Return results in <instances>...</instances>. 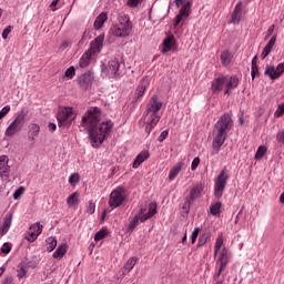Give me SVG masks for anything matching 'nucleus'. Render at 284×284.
Instances as JSON below:
<instances>
[{"label":"nucleus","mask_w":284,"mask_h":284,"mask_svg":"<svg viewBox=\"0 0 284 284\" xmlns=\"http://www.w3.org/2000/svg\"><path fill=\"white\" fill-rule=\"evenodd\" d=\"M101 121V109L93 108L88 110L81 120V125L89 132V136L93 143L101 145L105 141V136L112 131V121L102 122ZM99 125V126H97Z\"/></svg>","instance_id":"obj_1"},{"label":"nucleus","mask_w":284,"mask_h":284,"mask_svg":"<svg viewBox=\"0 0 284 284\" xmlns=\"http://www.w3.org/2000/svg\"><path fill=\"white\" fill-rule=\"evenodd\" d=\"M233 129L234 120H232V115H230V113H224L223 115H221L213 129L212 148L215 154H219V152H221V148H223V144L225 143V141H227V134H230Z\"/></svg>","instance_id":"obj_2"},{"label":"nucleus","mask_w":284,"mask_h":284,"mask_svg":"<svg viewBox=\"0 0 284 284\" xmlns=\"http://www.w3.org/2000/svg\"><path fill=\"white\" fill-rule=\"evenodd\" d=\"M163 108V102L159 100V95L154 94L150 99L146 111L144 112V121H145V132L150 134L159 122L161 121V115H159V111Z\"/></svg>","instance_id":"obj_3"},{"label":"nucleus","mask_w":284,"mask_h":284,"mask_svg":"<svg viewBox=\"0 0 284 284\" xmlns=\"http://www.w3.org/2000/svg\"><path fill=\"white\" fill-rule=\"evenodd\" d=\"M240 80L236 75H221L212 81L211 90L214 94L216 92H221L223 88L224 94H232V90H236L239 88Z\"/></svg>","instance_id":"obj_4"},{"label":"nucleus","mask_w":284,"mask_h":284,"mask_svg":"<svg viewBox=\"0 0 284 284\" xmlns=\"http://www.w3.org/2000/svg\"><path fill=\"white\" fill-rule=\"evenodd\" d=\"M105 39L104 34L98 36L92 42L91 47L88 51H85L79 62L80 68H88L90 65V61H92V57L94 54H99L103 49V41Z\"/></svg>","instance_id":"obj_5"},{"label":"nucleus","mask_w":284,"mask_h":284,"mask_svg":"<svg viewBox=\"0 0 284 284\" xmlns=\"http://www.w3.org/2000/svg\"><path fill=\"white\" fill-rule=\"evenodd\" d=\"M114 37H130V32H132V22H130V17L123 14L119 16V23L111 28Z\"/></svg>","instance_id":"obj_6"},{"label":"nucleus","mask_w":284,"mask_h":284,"mask_svg":"<svg viewBox=\"0 0 284 284\" xmlns=\"http://www.w3.org/2000/svg\"><path fill=\"white\" fill-rule=\"evenodd\" d=\"M28 116V111L26 109H22L16 119L12 121V123L9 124L4 134L6 136H14L17 132H21L23 130V125H26V118Z\"/></svg>","instance_id":"obj_7"},{"label":"nucleus","mask_w":284,"mask_h":284,"mask_svg":"<svg viewBox=\"0 0 284 284\" xmlns=\"http://www.w3.org/2000/svg\"><path fill=\"white\" fill-rule=\"evenodd\" d=\"M102 72L109 79H119L123 75L121 62L116 58H112L106 64H103Z\"/></svg>","instance_id":"obj_8"},{"label":"nucleus","mask_w":284,"mask_h":284,"mask_svg":"<svg viewBox=\"0 0 284 284\" xmlns=\"http://www.w3.org/2000/svg\"><path fill=\"white\" fill-rule=\"evenodd\" d=\"M227 179H230V175H227V172L225 169H223L217 178L214 180V196L215 199H221L223 196V193L225 192V186L227 185Z\"/></svg>","instance_id":"obj_9"},{"label":"nucleus","mask_w":284,"mask_h":284,"mask_svg":"<svg viewBox=\"0 0 284 284\" xmlns=\"http://www.w3.org/2000/svg\"><path fill=\"white\" fill-rule=\"evenodd\" d=\"M74 119L75 115L72 108H64L58 113V125L59 128H70Z\"/></svg>","instance_id":"obj_10"},{"label":"nucleus","mask_w":284,"mask_h":284,"mask_svg":"<svg viewBox=\"0 0 284 284\" xmlns=\"http://www.w3.org/2000/svg\"><path fill=\"white\" fill-rule=\"evenodd\" d=\"M217 263L220 265L219 271L213 275L214 281L223 274L225 267H227V263H230V250L227 247H223L220 252H217Z\"/></svg>","instance_id":"obj_11"},{"label":"nucleus","mask_w":284,"mask_h":284,"mask_svg":"<svg viewBox=\"0 0 284 284\" xmlns=\"http://www.w3.org/2000/svg\"><path fill=\"white\" fill-rule=\"evenodd\" d=\"M124 201H125V189L119 186L118 189L111 192L109 197V206L113 209L121 207Z\"/></svg>","instance_id":"obj_12"},{"label":"nucleus","mask_w":284,"mask_h":284,"mask_svg":"<svg viewBox=\"0 0 284 284\" xmlns=\"http://www.w3.org/2000/svg\"><path fill=\"white\" fill-rule=\"evenodd\" d=\"M284 72V62H281L275 68L274 65H266V69L264 71V75L268 77L271 81H276V79H281L283 77Z\"/></svg>","instance_id":"obj_13"},{"label":"nucleus","mask_w":284,"mask_h":284,"mask_svg":"<svg viewBox=\"0 0 284 284\" xmlns=\"http://www.w3.org/2000/svg\"><path fill=\"white\" fill-rule=\"evenodd\" d=\"M92 81H94V75H92V72L90 71L77 78V82L81 90H88L89 88H92Z\"/></svg>","instance_id":"obj_14"},{"label":"nucleus","mask_w":284,"mask_h":284,"mask_svg":"<svg viewBox=\"0 0 284 284\" xmlns=\"http://www.w3.org/2000/svg\"><path fill=\"white\" fill-rule=\"evenodd\" d=\"M145 212H146V209L141 207L139 213L136 214L138 219H140L141 223H145V221H148V219H152V216L154 214H156V204L150 203L149 211H148V213H145Z\"/></svg>","instance_id":"obj_15"},{"label":"nucleus","mask_w":284,"mask_h":284,"mask_svg":"<svg viewBox=\"0 0 284 284\" xmlns=\"http://www.w3.org/2000/svg\"><path fill=\"white\" fill-rule=\"evenodd\" d=\"M190 8H192V2L187 1L180 9L179 14L174 18V22H173L174 28H178L179 23H181L183 19H187V17H190Z\"/></svg>","instance_id":"obj_16"},{"label":"nucleus","mask_w":284,"mask_h":284,"mask_svg":"<svg viewBox=\"0 0 284 284\" xmlns=\"http://www.w3.org/2000/svg\"><path fill=\"white\" fill-rule=\"evenodd\" d=\"M241 19H243V2L239 1L235 4V8L231 14V21L230 23H233L234 26L241 23Z\"/></svg>","instance_id":"obj_17"},{"label":"nucleus","mask_w":284,"mask_h":284,"mask_svg":"<svg viewBox=\"0 0 284 284\" xmlns=\"http://www.w3.org/2000/svg\"><path fill=\"white\" fill-rule=\"evenodd\" d=\"M176 47V39L173 34H169L162 42V54H168Z\"/></svg>","instance_id":"obj_18"},{"label":"nucleus","mask_w":284,"mask_h":284,"mask_svg":"<svg viewBox=\"0 0 284 284\" xmlns=\"http://www.w3.org/2000/svg\"><path fill=\"white\" fill-rule=\"evenodd\" d=\"M201 192H203V184H196L193 186L189 197H186V205H192V203L201 196Z\"/></svg>","instance_id":"obj_19"},{"label":"nucleus","mask_w":284,"mask_h":284,"mask_svg":"<svg viewBox=\"0 0 284 284\" xmlns=\"http://www.w3.org/2000/svg\"><path fill=\"white\" fill-rule=\"evenodd\" d=\"M10 160L7 155L0 156V176H4L8 179L10 176V165H8V162Z\"/></svg>","instance_id":"obj_20"},{"label":"nucleus","mask_w":284,"mask_h":284,"mask_svg":"<svg viewBox=\"0 0 284 284\" xmlns=\"http://www.w3.org/2000/svg\"><path fill=\"white\" fill-rule=\"evenodd\" d=\"M148 88H150V78H143L135 91L136 99H142Z\"/></svg>","instance_id":"obj_21"},{"label":"nucleus","mask_w":284,"mask_h":284,"mask_svg":"<svg viewBox=\"0 0 284 284\" xmlns=\"http://www.w3.org/2000/svg\"><path fill=\"white\" fill-rule=\"evenodd\" d=\"M150 159V152L149 151H142L140 152L134 162H133V169L136 170L141 165V163H144V161H148Z\"/></svg>","instance_id":"obj_22"},{"label":"nucleus","mask_w":284,"mask_h":284,"mask_svg":"<svg viewBox=\"0 0 284 284\" xmlns=\"http://www.w3.org/2000/svg\"><path fill=\"white\" fill-rule=\"evenodd\" d=\"M274 45H276V36H273L271 38V40L267 42V44L264 47L262 54H261L263 61H264V59H267V57L270 55V52H272V49L274 48Z\"/></svg>","instance_id":"obj_23"},{"label":"nucleus","mask_w":284,"mask_h":284,"mask_svg":"<svg viewBox=\"0 0 284 284\" xmlns=\"http://www.w3.org/2000/svg\"><path fill=\"white\" fill-rule=\"evenodd\" d=\"M183 165H185L183 162H178L169 173V181H174L176 176H179L181 170H183Z\"/></svg>","instance_id":"obj_24"},{"label":"nucleus","mask_w":284,"mask_h":284,"mask_svg":"<svg viewBox=\"0 0 284 284\" xmlns=\"http://www.w3.org/2000/svg\"><path fill=\"white\" fill-rule=\"evenodd\" d=\"M11 225H12V213H9V214L6 215L4 222H3V225H2V229H1L2 236L4 234H8V232L10 231Z\"/></svg>","instance_id":"obj_25"},{"label":"nucleus","mask_w":284,"mask_h":284,"mask_svg":"<svg viewBox=\"0 0 284 284\" xmlns=\"http://www.w3.org/2000/svg\"><path fill=\"white\" fill-rule=\"evenodd\" d=\"M105 21H108V13H105V12L100 13L93 24L95 30H101L103 28V23H105Z\"/></svg>","instance_id":"obj_26"},{"label":"nucleus","mask_w":284,"mask_h":284,"mask_svg":"<svg viewBox=\"0 0 284 284\" xmlns=\"http://www.w3.org/2000/svg\"><path fill=\"white\" fill-rule=\"evenodd\" d=\"M68 254V244L63 243L58 246L55 252L53 253V258H63V255Z\"/></svg>","instance_id":"obj_27"},{"label":"nucleus","mask_w":284,"mask_h":284,"mask_svg":"<svg viewBox=\"0 0 284 284\" xmlns=\"http://www.w3.org/2000/svg\"><path fill=\"white\" fill-rule=\"evenodd\" d=\"M139 258L136 257H131L128 260V262L124 265V271L123 274H130V272H132V270H134V266L136 265Z\"/></svg>","instance_id":"obj_28"},{"label":"nucleus","mask_w":284,"mask_h":284,"mask_svg":"<svg viewBox=\"0 0 284 284\" xmlns=\"http://www.w3.org/2000/svg\"><path fill=\"white\" fill-rule=\"evenodd\" d=\"M221 63L224 68H227V65L232 63V54L230 51L226 50L221 53Z\"/></svg>","instance_id":"obj_29"},{"label":"nucleus","mask_w":284,"mask_h":284,"mask_svg":"<svg viewBox=\"0 0 284 284\" xmlns=\"http://www.w3.org/2000/svg\"><path fill=\"white\" fill-rule=\"evenodd\" d=\"M222 206H223V203H221V202H215V203L211 204L210 214H212V216H221V207Z\"/></svg>","instance_id":"obj_30"},{"label":"nucleus","mask_w":284,"mask_h":284,"mask_svg":"<svg viewBox=\"0 0 284 284\" xmlns=\"http://www.w3.org/2000/svg\"><path fill=\"white\" fill-rule=\"evenodd\" d=\"M77 203H79V193L74 192L68 196L67 205L68 207H74Z\"/></svg>","instance_id":"obj_31"},{"label":"nucleus","mask_w":284,"mask_h":284,"mask_svg":"<svg viewBox=\"0 0 284 284\" xmlns=\"http://www.w3.org/2000/svg\"><path fill=\"white\" fill-rule=\"evenodd\" d=\"M257 61H258V57L255 55L252 60V67H251L252 79H256V77H258V65L256 64Z\"/></svg>","instance_id":"obj_32"},{"label":"nucleus","mask_w":284,"mask_h":284,"mask_svg":"<svg viewBox=\"0 0 284 284\" xmlns=\"http://www.w3.org/2000/svg\"><path fill=\"white\" fill-rule=\"evenodd\" d=\"M212 235L210 233H203L197 241V247H203L206 243H210Z\"/></svg>","instance_id":"obj_33"},{"label":"nucleus","mask_w":284,"mask_h":284,"mask_svg":"<svg viewBox=\"0 0 284 284\" xmlns=\"http://www.w3.org/2000/svg\"><path fill=\"white\" fill-rule=\"evenodd\" d=\"M221 247H223V235L217 236L214 245V258L219 256V252H221Z\"/></svg>","instance_id":"obj_34"},{"label":"nucleus","mask_w":284,"mask_h":284,"mask_svg":"<svg viewBox=\"0 0 284 284\" xmlns=\"http://www.w3.org/2000/svg\"><path fill=\"white\" fill-rule=\"evenodd\" d=\"M29 231L33 232V234L41 235V232H43V225H41V223L37 222L30 226Z\"/></svg>","instance_id":"obj_35"},{"label":"nucleus","mask_w":284,"mask_h":284,"mask_svg":"<svg viewBox=\"0 0 284 284\" xmlns=\"http://www.w3.org/2000/svg\"><path fill=\"white\" fill-rule=\"evenodd\" d=\"M266 152H267V146H263V145L258 146V149L255 153L256 161H261V159H263V156H265Z\"/></svg>","instance_id":"obj_36"},{"label":"nucleus","mask_w":284,"mask_h":284,"mask_svg":"<svg viewBox=\"0 0 284 284\" xmlns=\"http://www.w3.org/2000/svg\"><path fill=\"white\" fill-rule=\"evenodd\" d=\"M47 243H48V246H47L48 252H54V248L57 247V239L49 237L47 240Z\"/></svg>","instance_id":"obj_37"},{"label":"nucleus","mask_w":284,"mask_h":284,"mask_svg":"<svg viewBox=\"0 0 284 284\" xmlns=\"http://www.w3.org/2000/svg\"><path fill=\"white\" fill-rule=\"evenodd\" d=\"M108 236V229H102L94 235V241H103Z\"/></svg>","instance_id":"obj_38"},{"label":"nucleus","mask_w":284,"mask_h":284,"mask_svg":"<svg viewBox=\"0 0 284 284\" xmlns=\"http://www.w3.org/2000/svg\"><path fill=\"white\" fill-rule=\"evenodd\" d=\"M29 130H30V133H31L33 136H39V132H41V126H39V124H37V123H32V124L29 126Z\"/></svg>","instance_id":"obj_39"},{"label":"nucleus","mask_w":284,"mask_h":284,"mask_svg":"<svg viewBox=\"0 0 284 284\" xmlns=\"http://www.w3.org/2000/svg\"><path fill=\"white\" fill-rule=\"evenodd\" d=\"M39 236L40 235L38 233H33L32 231H29L28 234L24 236V239L29 243H34V241H37V239H39Z\"/></svg>","instance_id":"obj_40"},{"label":"nucleus","mask_w":284,"mask_h":284,"mask_svg":"<svg viewBox=\"0 0 284 284\" xmlns=\"http://www.w3.org/2000/svg\"><path fill=\"white\" fill-rule=\"evenodd\" d=\"M80 175L79 173H72L70 176H69V183L70 185H74L75 183H79L80 181Z\"/></svg>","instance_id":"obj_41"},{"label":"nucleus","mask_w":284,"mask_h":284,"mask_svg":"<svg viewBox=\"0 0 284 284\" xmlns=\"http://www.w3.org/2000/svg\"><path fill=\"white\" fill-rule=\"evenodd\" d=\"M139 221H140L139 215H135V216L131 220V222H130V224H129V230H130V232H132V231L139 225Z\"/></svg>","instance_id":"obj_42"},{"label":"nucleus","mask_w":284,"mask_h":284,"mask_svg":"<svg viewBox=\"0 0 284 284\" xmlns=\"http://www.w3.org/2000/svg\"><path fill=\"white\" fill-rule=\"evenodd\" d=\"M26 192V189L23 186L18 187L13 193L14 201H18V199H21L22 194Z\"/></svg>","instance_id":"obj_43"},{"label":"nucleus","mask_w":284,"mask_h":284,"mask_svg":"<svg viewBox=\"0 0 284 284\" xmlns=\"http://www.w3.org/2000/svg\"><path fill=\"white\" fill-rule=\"evenodd\" d=\"M199 232H201V227H195L191 234V243L194 245L196 243V239H199Z\"/></svg>","instance_id":"obj_44"},{"label":"nucleus","mask_w":284,"mask_h":284,"mask_svg":"<svg viewBox=\"0 0 284 284\" xmlns=\"http://www.w3.org/2000/svg\"><path fill=\"white\" fill-rule=\"evenodd\" d=\"M75 71H74V67H70L69 69L65 70L64 72V77H67V79H74L75 75Z\"/></svg>","instance_id":"obj_45"},{"label":"nucleus","mask_w":284,"mask_h":284,"mask_svg":"<svg viewBox=\"0 0 284 284\" xmlns=\"http://www.w3.org/2000/svg\"><path fill=\"white\" fill-rule=\"evenodd\" d=\"M9 113H10V105H6L4 108H2L0 111V121L1 119H4V116H8Z\"/></svg>","instance_id":"obj_46"},{"label":"nucleus","mask_w":284,"mask_h":284,"mask_svg":"<svg viewBox=\"0 0 284 284\" xmlns=\"http://www.w3.org/2000/svg\"><path fill=\"white\" fill-rule=\"evenodd\" d=\"M95 210H97V204H94V202L90 201L89 205L87 206V213L94 214Z\"/></svg>","instance_id":"obj_47"},{"label":"nucleus","mask_w":284,"mask_h":284,"mask_svg":"<svg viewBox=\"0 0 284 284\" xmlns=\"http://www.w3.org/2000/svg\"><path fill=\"white\" fill-rule=\"evenodd\" d=\"M12 250V246H10V243H4L1 247L2 254H10Z\"/></svg>","instance_id":"obj_48"},{"label":"nucleus","mask_w":284,"mask_h":284,"mask_svg":"<svg viewBox=\"0 0 284 284\" xmlns=\"http://www.w3.org/2000/svg\"><path fill=\"white\" fill-rule=\"evenodd\" d=\"M168 134H170V132L168 130L163 131L160 136L158 138V141L160 143H163V141H165L168 139Z\"/></svg>","instance_id":"obj_49"},{"label":"nucleus","mask_w":284,"mask_h":284,"mask_svg":"<svg viewBox=\"0 0 284 284\" xmlns=\"http://www.w3.org/2000/svg\"><path fill=\"white\" fill-rule=\"evenodd\" d=\"M12 32V26H8L3 31H2V39H8V36Z\"/></svg>","instance_id":"obj_50"},{"label":"nucleus","mask_w":284,"mask_h":284,"mask_svg":"<svg viewBox=\"0 0 284 284\" xmlns=\"http://www.w3.org/2000/svg\"><path fill=\"white\" fill-rule=\"evenodd\" d=\"M143 0H128L129 8H136L139 3H142Z\"/></svg>","instance_id":"obj_51"},{"label":"nucleus","mask_w":284,"mask_h":284,"mask_svg":"<svg viewBox=\"0 0 284 284\" xmlns=\"http://www.w3.org/2000/svg\"><path fill=\"white\" fill-rule=\"evenodd\" d=\"M276 141H278V143H283L284 145V130L277 132Z\"/></svg>","instance_id":"obj_52"},{"label":"nucleus","mask_w":284,"mask_h":284,"mask_svg":"<svg viewBox=\"0 0 284 284\" xmlns=\"http://www.w3.org/2000/svg\"><path fill=\"white\" fill-rule=\"evenodd\" d=\"M284 114V103L283 104H280L277 110L275 111V116H283Z\"/></svg>","instance_id":"obj_53"},{"label":"nucleus","mask_w":284,"mask_h":284,"mask_svg":"<svg viewBox=\"0 0 284 284\" xmlns=\"http://www.w3.org/2000/svg\"><path fill=\"white\" fill-rule=\"evenodd\" d=\"M201 163V159L200 158H194V160L192 161L191 164V170H196V168H199V164Z\"/></svg>","instance_id":"obj_54"},{"label":"nucleus","mask_w":284,"mask_h":284,"mask_svg":"<svg viewBox=\"0 0 284 284\" xmlns=\"http://www.w3.org/2000/svg\"><path fill=\"white\" fill-rule=\"evenodd\" d=\"M26 274H28L26 268H23V266H20V270H18V278H23V276H26Z\"/></svg>","instance_id":"obj_55"},{"label":"nucleus","mask_w":284,"mask_h":284,"mask_svg":"<svg viewBox=\"0 0 284 284\" xmlns=\"http://www.w3.org/2000/svg\"><path fill=\"white\" fill-rule=\"evenodd\" d=\"M274 28H276V26L272 24V26L267 29V34H266L265 39H267L268 37H272V34H274Z\"/></svg>","instance_id":"obj_56"},{"label":"nucleus","mask_w":284,"mask_h":284,"mask_svg":"<svg viewBox=\"0 0 284 284\" xmlns=\"http://www.w3.org/2000/svg\"><path fill=\"white\" fill-rule=\"evenodd\" d=\"M175 6L176 8H181V6H185V3H187V0H175Z\"/></svg>","instance_id":"obj_57"},{"label":"nucleus","mask_w":284,"mask_h":284,"mask_svg":"<svg viewBox=\"0 0 284 284\" xmlns=\"http://www.w3.org/2000/svg\"><path fill=\"white\" fill-rule=\"evenodd\" d=\"M59 3V0H53L50 4V8L52 10V12H57V6Z\"/></svg>","instance_id":"obj_58"},{"label":"nucleus","mask_w":284,"mask_h":284,"mask_svg":"<svg viewBox=\"0 0 284 284\" xmlns=\"http://www.w3.org/2000/svg\"><path fill=\"white\" fill-rule=\"evenodd\" d=\"M48 128H49L50 132H54L57 130V124L49 123Z\"/></svg>","instance_id":"obj_59"},{"label":"nucleus","mask_w":284,"mask_h":284,"mask_svg":"<svg viewBox=\"0 0 284 284\" xmlns=\"http://www.w3.org/2000/svg\"><path fill=\"white\" fill-rule=\"evenodd\" d=\"M2 284H12V277L6 278Z\"/></svg>","instance_id":"obj_60"},{"label":"nucleus","mask_w":284,"mask_h":284,"mask_svg":"<svg viewBox=\"0 0 284 284\" xmlns=\"http://www.w3.org/2000/svg\"><path fill=\"white\" fill-rule=\"evenodd\" d=\"M68 45H70V42L64 41V42L61 44V48H63V50H65V48H68Z\"/></svg>","instance_id":"obj_61"},{"label":"nucleus","mask_w":284,"mask_h":284,"mask_svg":"<svg viewBox=\"0 0 284 284\" xmlns=\"http://www.w3.org/2000/svg\"><path fill=\"white\" fill-rule=\"evenodd\" d=\"M280 202L284 203V192L280 195Z\"/></svg>","instance_id":"obj_62"},{"label":"nucleus","mask_w":284,"mask_h":284,"mask_svg":"<svg viewBox=\"0 0 284 284\" xmlns=\"http://www.w3.org/2000/svg\"><path fill=\"white\" fill-rule=\"evenodd\" d=\"M3 272H6L4 267H0V276H3Z\"/></svg>","instance_id":"obj_63"},{"label":"nucleus","mask_w":284,"mask_h":284,"mask_svg":"<svg viewBox=\"0 0 284 284\" xmlns=\"http://www.w3.org/2000/svg\"><path fill=\"white\" fill-rule=\"evenodd\" d=\"M185 241H187V234H185L182 239V243H185Z\"/></svg>","instance_id":"obj_64"}]
</instances>
